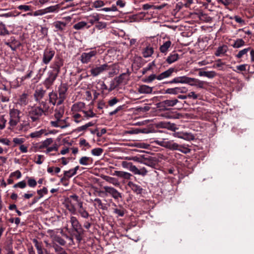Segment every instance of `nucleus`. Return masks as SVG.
<instances>
[{"mask_svg": "<svg viewBox=\"0 0 254 254\" xmlns=\"http://www.w3.org/2000/svg\"><path fill=\"white\" fill-rule=\"evenodd\" d=\"M154 142L164 147L168 148L169 144V140H167L166 138L157 139L154 140Z\"/></svg>", "mask_w": 254, "mask_h": 254, "instance_id": "obj_25", "label": "nucleus"}, {"mask_svg": "<svg viewBox=\"0 0 254 254\" xmlns=\"http://www.w3.org/2000/svg\"><path fill=\"white\" fill-rule=\"evenodd\" d=\"M64 111L63 109H60L59 110H56L55 117L56 119H61L64 114Z\"/></svg>", "mask_w": 254, "mask_h": 254, "instance_id": "obj_56", "label": "nucleus"}, {"mask_svg": "<svg viewBox=\"0 0 254 254\" xmlns=\"http://www.w3.org/2000/svg\"><path fill=\"white\" fill-rule=\"evenodd\" d=\"M175 70L174 68H170L168 70L162 72L161 74L158 75L157 77V79L158 80H161L163 79L168 78L171 76L172 73Z\"/></svg>", "mask_w": 254, "mask_h": 254, "instance_id": "obj_14", "label": "nucleus"}, {"mask_svg": "<svg viewBox=\"0 0 254 254\" xmlns=\"http://www.w3.org/2000/svg\"><path fill=\"white\" fill-rule=\"evenodd\" d=\"M127 185L136 194H140L142 192V189L141 187L133 183L132 182L129 181Z\"/></svg>", "mask_w": 254, "mask_h": 254, "instance_id": "obj_19", "label": "nucleus"}, {"mask_svg": "<svg viewBox=\"0 0 254 254\" xmlns=\"http://www.w3.org/2000/svg\"><path fill=\"white\" fill-rule=\"evenodd\" d=\"M152 87L146 85H141L137 89L138 92L140 94H150L152 93Z\"/></svg>", "mask_w": 254, "mask_h": 254, "instance_id": "obj_18", "label": "nucleus"}, {"mask_svg": "<svg viewBox=\"0 0 254 254\" xmlns=\"http://www.w3.org/2000/svg\"><path fill=\"white\" fill-rule=\"evenodd\" d=\"M53 25L57 31L62 32L65 29V27L66 26V23L61 21H57L53 23Z\"/></svg>", "mask_w": 254, "mask_h": 254, "instance_id": "obj_22", "label": "nucleus"}, {"mask_svg": "<svg viewBox=\"0 0 254 254\" xmlns=\"http://www.w3.org/2000/svg\"><path fill=\"white\" fill-rule=\"evenodd\" d=\"M180 145L177 143L174 142L173 140H169V144L168 148L172 150H178Z\"/></svg>", "mask_w": 254, "mask_h": 254, "instance_id": "obj_47", "label": "nucleus"}, {"mask_svg": "<svg viewBox=\"0 0 254 254\" xmlns=\"http://www.w3.org/2000/svg\"><path fill=\"white\" fill-rule=\"evenodd\" d=\"M251 48L250 47L244 49L238 52V53L236 55V57L238 59H240L244 56L247 55L249 52L251 53Z\"/></svg>", "mask_w": 254, "mask_h": 254, "instance_id": "obj_38", "label": "nucleus"}, {"mask_svg": "<svg viewBox=\"0 0 254 254\" xmlns=\"http://www.w3.org/2000/svg\"><path fill=\"white\" fill-rule=\"evenodd\" d=\"M55 51L49 49L44 50L42 61L45 64H48L55 55Z\"/></svg>", "mask_w": 254, "mask_h": 254, "instance_id": "obj_6", "label": "nucleus"}, {"mask_svg": "<svg viewBox=\"0 0 254 254\" xmlns=\"http://www.w3.org/2000/svg\"><path fill=\"white\" fill-rule=\"evenodd\" d=\"M182 139L184 140L190 141L194 139V135L191 133L182 132Z\"/></svg>", "mask_w": 254, "mask_h": 254, "instance_id": "obj_41", "label": "nucleus"}, {"mask_svg": "<svg viewBox=\"0 0 254 254\" xmlns=\"http://www.w3.org/2000/svg\"><path fill=\"white\" fill-rule=\"evenodd\" d=\"M155 64L154 62L150 63L146 67L143 69L142 73L145 74L147 71L152 69V66H154Z\"/></svg>", "mask_w": 254, "mask_h": 254, "instance_id": "obj_62", "label": "nucleus"}, {"mask_svg": "<svg viewBox=\"0 0 254 254\" xmlns=\"http://www.w3.org/2000/svg\"><path fill=\"white\" fill-rule=\"evenodd\" d=\"M50 123L52 127L61 128H64L70 126V124L66 122L65 120H61V119H57L55 121H51Z\"/></svg>", "mask_w": 254, "mask_h": 254, "instance_id": "obj_9", "label": "nucleus"}, {"mask_svg": "<svg viewBox=\"0 0 254 254\" xmlns=\"http://www.w3.org/2000/svg\"><path fill=\"white\" fill-rule=\"evenodd\" d=\"M20 111L16 109H11L9 111L10 120L9 125L10 129H13L20 122Z\"/></svg>", "mask_w": 254, "mask_h": 254, "instance_id": "obj_2", "label": "nucleus"}, {"mask_svg": "<svg viewBox=\"0 0 254 254\" xmlns=\"http://www.w3.org/2000/svg\"><path fill=\"white\" fill-rule=\"evenodd\" d=\"M75 175V174H73V170L72 169H70L68 171H65L64 172V176L63 179H69Z\"/></svg>", "mask_w": 254, "mask_h": 254, "instance_id": "obj_52", "label": "nucleus"}, {"mask_svg": "<svg viewBox=\"0 0 254 254\" xmlns=\"http://www.w3.org/2000/svg\"><path fill=\"white\" fill-rule=\"evenodd\" d=\"M49 133L45 129H41L39 130H36L30 134V136L32 138H38L42 136L43 135H47Z\"/></svg>", "mask_w": 254, "mask_h": 254, "instance_id": "obj_17", "label": "nucleus"}, {"mask_svg": "<svg viewBox=\"0 0 254 254\" xmlns=\"http://www.w3.org/2000/svg\"><path fill=\"white\" fill-rule=\"evenodd\" d=\"M86 25V22L84 21H80L73 25V28L76 30H80L85 27Z\"/></svg>", "mask_w": 254, "mask_h": 254, "instance_id": "obj_49", "label": "nucleus"}, {"mask_svg": "<svg viewBox=\"0 0 254 254\" xmlns=\"http://www.w3.org/2000/svg\"><path fill=\"white\" fill-rule=\"evenodd\" d=\"M97 54L95 50L90 51L89 52L83 53L81 55V61L83 64H87L91 59L95 57Z\"/></svg>", "mask_w": 254, "mask_h": 254, "instance_id": "obj_5", "label": "nucleus"}, {"mask_svg": "<svg viewBox=\"0 0 254 254\" xmlns=\"http://www.w3.org/2000/svg\"><path fill=\"white\" fill-rule=\"evenodd\" d=\"M79 162L82 165L87 166L92 164L93 159L89 157L83 156L79 159Z\"/></svg>", "mask_w": 254, "mask_h": 254, "instance_id": "obj_24", "label": "nucleus"}, {"mask_svg": "<svg viewBox=\"0 0 254 254\" xmlns=\"http://www.w3.org/2000/svg\"><path fill=\"white\" fill-rule=\"evenodd\" d=\"M248 65L246 64H243L236 66V69L234 70L235 71H245L247 70V67Z\"/></svg>", "mask_w": 254, "mask_h": 254, "instance_id": "obj_55", "label": "nucleus"}, {"mask_svg": "<svg viewBox=\"0 0 254 254\" xmlns=\"http://www.w3.org/2000/svg\"><path fill=\"white\" fill-rule=\"evenodd\" d=\"M99 20V17L98 14H94L90 15L88 17V20L89 23L91 24H93L95 22L98 21Z\"/></svg>", "mask_w": 254, "mask_h": 254, "instance_id": "obj_51", "label": "nucleus"}, {"mask_svg": "<svg viewBox=\"0 0 254 254\" xmlns=\"http://www.w3.org/2000/svg\"><path fill=\"white\" fill-rule=\"evenodd\" d=\"M165 93L169 94L177 95L178 94L177 87L168 88L165 90Z\"/></svg>", "mask_w": 254, "mask_h": 254, "instance_id": "obj_53", "label": "nucleus"}, {"mask_svg": "<svg viewBox=\"0 0 254 254\" xmlns=\"http://www.w3.org/2000/svg\"><path fill=\"white\" fill-rule=\"evenodd\" d=\"M103 188L107 193L110 194L115 199H118L122 197L121 193L114 188L104 186Z\"/></svg>", "mask_w": 254, "mask_h": 254, "instance_id": "obj_8", "label": "nucleus"}, {"mask_svg": "<svg viewBox=\"0 0 254 254\" xmlns=\"http://www.w3.org/2000/svg\"><path fill=\"white\" fill-rule=\"evenodd\" d=\"M171 45L172 42L170 40L165 42L160 47V51L161 53L166 55Z\"/></svg>", "mask_w": 254, "mask_h": 254, "instance_id": "obj_21", "label": "nucleus"}, {"mask_svg": "<svg viewBox=\"0 0 254 254\" xmlns=\"http://www.w3.org/2000/svg\"><path fill=\"white\" fill-rule=\"evenodd\" d=\"M39 103V105L37 106L38 107H41L42 110H43L44 113H45V115H47V113L49 110V106H48L47 103L46 101H40L38 102Z\"/></svg>", "mask_w": 254, "mask_h": 254, "instance_id": "obj_29", "label": "nucleus"}, {"mask_svg": "<svg viewBox=\"0 0 254 254\" xmlns=\"http://www.w3.org/2000/svg\"><path fill=\"white\" fill-rule=\"evenodd\" d=\"M49 102L55 106L57 101L58 102L59 100V97H58L57 93L53 91L49 93Z\"/></svg>", "mask_w": 254, "mask_h": 254, "instance_id": "obj_23", "label": "nucleus"}, {"mask_svg": "<svg viewBox=\"0 0 254 254\" xmlns=\"http://www.w3.org/2000/svg\"><path fill=\"white\" fill-rule=\"evenodd\" d=\"M28 114L33 122H38L43 115H45L41 107L37 106H29L27 108Z\"/></svg>", "mask_w": 254, "mask_h": 254, "instance_id": "obj_1", "label": "nucleus"}, {"mask_svg": "<svg viewBox=\"0 0 254 254\" xmlns=\"http://www.w3.org/2000/svg\"><path fill=\"white\" fill-rule=\"evenodd\" d=\"M110 69V66L107 64L100 66L93 67L90 70V73L93 76H97L105 71Z\"/></svg>", "mask_w": 254, "mask_h": 254, "instance_id": "obj_4", "label": "nucleus"}, {"mask_svg": "<svg viewBox=\"0 0 254 254\" xmlns=\"http://www.w3.org/2000/svg\"><path fill=\"white\" fill-rule=\"evenodd\" d=\"M153 53V48L151 47H146L142 52L143 56L144 58H148L150 57Z\"/></svg>", "mask_w": 254, "mask_h": 254, "instance_id": "obj_34", "label": "nucleus"}, {"mask_svg": "<svg viewBox=\"0 0 254 254\" xmlns=\"http://www.w3.org/2000/svg\"><path fill=\"white\" fill-rule=\"evenodd\" d=\"M6 123V120L4 117L3 116H0V129H2L5 127Z\"/></svg>", "mask_w": 254, "mask_h": 254, "instance_id": "obj_63", "label": "nucleus"}, {"mask_svg": "<svg viewBox=\"0 0 254 254\" xmlns=\"http://www.w3.org/2000/svg\"><path fill=\"white\" fill-rule=\"evenodd\" d=\"M70 198H72L73 200L76 202L78 209H81L84 208L83 206V202L81 201L77 195L74 194L70 196Z\"/></svg>", "mask_w": 254, "mask_h": 254, "instance_id": "obj_36", "label": "nucleus"}, {"mask_svg": "<svg viewBox=\"0 0 254 254\" xmlns=\"http://www.w3.org/2000/svg\"><path fill=\"white\" fill-rule=\"evenodd\" d=\"M179 58V55L177 53H173L170 54L167 58L166 62L171 64L178 60Z\"/></svg>", "mask_w": 254, "mask_h": 254, "instance_id": "obj_31", "label": "nucleus"}, {"mask_svg": "<svg viewBox=\"0 0 254 254\" xmlns=\"http://www.w3.org/2000/svg\"><path fill=\"white\" fill-rule=\"evenodd\" d=\"M190 77L186 76L176 77L173 78L172 80L169 81V83L171 84L190 83Z\"/></svg>", "mask_w": 254, "mask_h": 254, "instance_id": "obj_13", "label": "nucleus"}, {"mask_svg": "<svg viewBox=\"0 0 254 254\" xmlns=\"http://www.w3.org/2000/svg\"><path fill=\"white\" fill-rule=\"evenodd\" d=\"M104 5V2L101 0H96L93 3V6L95 8H99Z\"/></svg>", "mask_w": 254, "mask_h": 254, "instance_id": "obj_64", "label": "nucleus"}, {"mask_svg": "<svg viewBox=\"0 0 254 254\" xmlns=\"http://www.w3.org/2000/svg\"><path fill=\"white\" fill-rule=\"evenodd\" d=\"M53 142V139L52 138H47L41 143L39 146L40 149L46 148L51 145Z\"/></svg>", "mask_w": 254, "mask_h": 254, "instance_id": "obj_28", "label": "nucleus"}, {"mask_svg": "<svg viewBox=\"0 0 254 254\" xmlns=\"http://www.w3.org/2000/svg\"><path fill=\"white\" fill-rule=\"evenodd\" d=\"M84 114V117L85 120H89V119L96 117V114L94 113L92 110L88 111H81Z\"/></svg>", "mask_w": 254, "mask_h": 254, "instance_id": "obj_32", "label": "nucleus"}, {"mask_svg": "<svg viewBox=\"0 0 254 254\" xmlns=\"http://www.w3.org/2000/svg\"><path fill=\"white\" fill-rule=\"evenodd\" d=\"M134 146L140 148H144V149H148L149 147V145L144 143V142H136L134 143Z\"/></svg>", "mask_w": 254, "mask_h": 254, "instance_id": "obj_54", "label": "nucleus"}, {"mask_svg": "<svg viewBox=\"0 0 254 254\" xmlns=\"http://www.w3.org/2000/svg\"><path fill=\"white\" fill-rule=\"evenodd\" d=\"M179 102V101L177 99L173 98L172 99L164 100L160 103V104L161 105V107L167 108L169 107H174Z\"/></svg>", "mask_w": 254, "mask_h": 254, "instance_id": "obj_10", "label": "nucleus"}, {"mask_svg": "<svg viewBox=\"0 0 254 254\" xmlns=\"http://www.w3.org/2000/svg\"><path fill=\"white\" fill-rule=\"evenodd\" d=\"M158 127L161 128H167L172 131H175L178 129V128L175 124L171 123L170 122H160L158 124Z\"/></svg>", "mask_w": 254, "mask_h": 254, "instance_id": "obj_12", "label": "nucleus"}, {"mask_svg": "<svg viewBox=\"0 0 254 254\" xmlns=\"http://www.w3.org/2000/svg\"><path fill=\"white\" fill-rule=\"evenodd\" d=\"M9 34L8 31L6 29L5 25L0 22V35H5Z\"/></svg>", "mask_w": 254, "mask_h": 254, "instance_id": "obj_50", "label": "nucleus"}, {"mask_svg": "<svg viewBox=\"0 0 254 254\" xmlns=\"http://www.w3.org/2000/svg\"><path fill=\"white\" fill-rule=\"evenodd\" d=\"M69 222L71 225L72 229L76 233H78L82 230V226L77 218L73 216L70 217Z\"/></svg>", "mask_w": 254, "mask_h": 254, "instance_id": "obj_7", "label": "nucleus"}, {"mask_svg": "<svg viewBox=\"0 0 254 254\" xmlns=\"http://www.w3.org/2000/svg\"><path fill=\"white\" fill-rule=\"evenodd\" d=\"M59 72L54 69L50 70L48 72V77L44 81L45 87L49 89L56 80Z\"/></svg>", "mask_w": 254, "mask_h": 254, "instance_id": "obj_3", "label": "nucleus"}, {"mask_svg": "<svg viewBox=\"0 0 254 254\" xmlns=\"http://www.w3.org/2000/svg\"><path fill=\"white\" fill-rule=\"evenodd\" d=\"M95 124V122H90L84 125H83L82 126L78 127L76 130L78 132L82 131H85L86 130L88 127L93 126Z\"/></svg>", "mask_w": 254, "mask_h": 254, "instance_id": "obj_30", "label": "nucleus"}, {"mask_svg": "<svg viewBox=\"0 0 254 254\" xmlns=\"http://www.w3.org/2000/svg\"><path fill=\"white\" fill-rule=\"evenodd\" d=\"M62 64H63L62 61L61 60H58L55 62L54 64L52 65V68L55 71H57V72H60V68Z\"/></svg>", "mask_w": 254, "mask_h": 254, "instance_id": "obj_46", "label": "nucleus"}, {"mask_svg": "<svg viewBox=\"0 0 254 254\" xmlns=\"http://www.w3.org/2000/svg\"><path fill=\"white\" fill-rule=\"evenodd\" d=\"M26 187V183L24 181L19 182L17 183V184H15L13 186V188H19L20 189H24Z\"/></svg>", "mask_w": 254, "mask_h": 254, "instance_id": "obj_59", "label": "nucleus"}, {"mask_svg": "<svg viewBox=\"0 0 254 254\" xmlns=\"http://www.w3.org/2000/svg\"><path fill=\"white\" fill-rule=\"evenodd\" d=\"M60 6L58 4L49 6L45 8V13L49 12H58L59 10Z\"/></svg>", "mask_w": 254, "mask_h": 254, "instance_id": "obj_35", "label": "nucleus"}, {"mask_svg": "<svg viewBox=\"0 0 254 254\" xmlns=\"http://www.w3.org/2000/svg\"><path fill=\"white\" fill-rule=\"evenodd\" d=\"M227 50L228 48L226 45L220 46L217 48L215 55L217 57H219L221 55H224L227 51Z\"/></svg>", "mask_w": 254, "mask_h": 254, "instance_id": "obj_27", "label": "nucleus"}, {"mask_svg": "<svg viewBox=\"0 0 254 254\" xmlns=\"http://www.w3.org/2000/svg\"><path fill=\"white\" fill-rule=\"evenodd\" d=\"M245 42L242 39H238L235 41L232 46L234 48H240L245 45Z\"/></svg>", "mask_w": 254, "mask_h": 254, "instance_id": "obj_40", "label": "nucleus"}, {"mask_svg": "<svg viewBox=\"0 0 254 254\" xmlns=\"http://www.w3.org/2000/svg\"><path fill=\"white\" fill-rule=\"evenodd\" d=\"M77 211L80 216L82 218H88L89 216V213L84 207L81 209H78Z\"/></svg>", "mask_w": 254, "mask_h": 254, "instance_id": "obj_43", "label": "nucleus"}, {"mask_svg": "<svg viewBox=\"0 0 254 254\" xmlns=\"http://www.w3.org/2000/svg\"><path fill=\"white\" fill-rule=\"evenodd\" d=\"M28 185L30 187L34 188L37 185V182L34 179L28 178Z\"/></svg>", "mask_w": 254, "mask_h": 254, "instance_id": "obj_60", "label": "nucleus"}, {"mask_svg": "<svg viewBox=\"0 0 254 254\" xmlns=\"http://www.w3.org/2000/svg\"><path fill=\"white\" fill-rule=\"evenodd\" d=\"M113 175L117 176L119 177L125 179H130L132 176L129 173L121 171H115Z\"/></svg>", "mask_w": 254, "mask_h": 254, "instance_id": "obj_20", "label": "nucleus"}, {"mask_svg": "<svg viewBox=\"0 0 254 254\" xmlns=\"http://www.w3.org/2000/svg\"><path fill=\"white\" fill-rule=\"evenodd\" d=\"M33 243L37 249L38 254H44L43 250L42 245L36 239H33Z\"/></svg>", "mask_w": 254, "mask_h": 254, "instance_id": "obj_42", "label": "nucleus"}, {"mask_svg": "<svg viewBox=\"0 0 254 254\" xmlns=\"http://www.w3.org/2000/svg\"><path fill=\"white\" fill-rule=\"evenodd\" d=\"M48 193V190L46 188H43L42 189L37 190V193L39 195V197L42 198L44 194Z\"/></svg>", "mask_w": 254, "mask_h": 254, "instance_id": "obj_61", "label": "nucleus"}, {"mask_svg": "<svg viewBox=\"0 0 254 254\" xmlns=\"http://www.w3.org/2000/svg\"><path fill=\"white\" fill-rule=\"evenodd\" d=\"M46 91L42 88L37 89L34 93V97L36 102H40V101L43 98Z\"/></svg>", "mask_w": 254, "mask_h": 254, "instance_id": "obj_15", "label": "nucleus"}, {"mask_svg": "<svg viewBox=\"0 0 254 254\" xmlns=\"http://www.w3.org/2000/svg\"><path fill=\"white\" fill-rule=\"evenodd\" d=\"M128 166H123V168L128 169L135 175H138L139 169L132 163L128 164Z\"/></svg>", "mask_w": 254, "mask_h": 254, "instance_id": "obj_39", "label": "nucleus"}, {"mask_svg": "<svg viewBox=\"0 0 254 254\" xmlns=\"http://www.w3.org/2000/svg\"><path fill=\"white\" fill-rule=\"evenodd\" d=\"M84 105V104L82 102H79L76 104H74L72 106L71 110L74 112L79 111L83 107Z\"/></svg>", "mask_w": 254, "mask_h": 254, "instance_id": "obj_45", "label": "nucleus"}, {"mask_svg": "<svg viewBox=\"0 0 254 254\" xmlns=\"http://www.w3.org/2000/svg\"><path fill=\"white\" fill-rule=\"evenodd\" d=\"M104 180L109 183L113 184L115 186H118L120 185V183L118 180L115 178L111 177L109 176H105Z\"/></svg>", "mask_w": 254, "mask_h": 254, "instance_id": "obj_37", "label": "nucleus"}, {"mask_svg": "<svg viewBox=\"0 0 254 254\" xmlns=\"http://www.w3.org/2000/svg\"><path fill=\"white\" fill-rule=\"evenodd\" d=\"M198 74L200 76L212 78L216 75V73L214 71H201L199 72Z\"/></svg>", "mask_w": 254, "mask_h": 254, "instance_id": "obj_26", "label": "nucleus"}, {"mask_svg": "<svg viewBox=\"0 0 254 254\" xmlns=\"http://www.w3.org/2000/svg\"><path fill=\"white\" fill-rule=\"evenodd\" d=\"M113 211H114V213L118 214V216H121V217L123 216L125 214L124 209L123 208H122L121 209H118L117 208H114Z\"/></svg>", "mask_w": 254, "mask_h": 254, "instance_id": "obj_58", "label": "nucleus"}, {"mask_svg": "<svg viewBox=\"0 0 254 254\" xmlns=\"http://www.w3.org/2000/svg\"><path fill=\"white\" fill-rule=\"evenodd\" d=\"M157 76L154 74H152L144 79V82L146 83H150L154 79H157Z\"/></svg>", "mask_w": 254, "mask_h": 254, "instance_id": "obj_57", "label": "nucleus"}, {"mask_svg": "<svg viewBox=\"0 0 254 254\" xmlns=\"http://www.w3.org/2000/svg\"><path fill=\"white\" fill-rule=\"evenodd\" d=\"M191 81H195V83H192L191 84V86H196L200 88H203L204 87V82L203 81H201L198 79L194 78H190V82Z\"/></svg>", "mask_w": 254, "mask_h": 254, "instance_id": "obj_33", "label": "nucleus"}, {"mask_svg": "<svg viewBox=\"0 0 254 254\" xmlns=\"http://www.w3.org/2000/svg\"><path fill=\"white\" fill-rule=\"evenodd\" d=\"M29 103L28 95L24 93L22 94L18 99V104L21 106H25Z\"/></svg>", "mask_w": 254, "mask_h": 254, "instance_id": "obj_16", "label": "nucleus"}, {"mask_svg": "<svg viewBox=\"0 0 254 254\" xmlns=\"http://www.w3.org/2000/svg\"><path fill=\"white\" fill-rule=\"evenodd\" d=\"M103 152V149L101 148H95L91 150V153L93 156H99Z\"/></svg>", "mask_w": 254, "mask_h": 254, "instance_id": "obj_48", "label": "nucleus"}, {"mask_svg": "<svg viewBox=\"0 0 254 254\" xmlns=\"http://www.w3.org/2000/svg\"><path fill=\"white\" fill-rule=\"evenodd\" d=\"M67 91V88L65 86H61L59 88V100L58 102V105L62 104L66 97V92Z\"/></svg>", "mask_w": 254, "mask_h": 254, "instance_id": "obj_11", "label": "nucleus"}, {"mask_svg": "<svg viewBox=\"0 0 254 254\" xmlns=\"http://www.w3.org/2000/svg\"><path fill=\"white\" fill-rule=\"evenodd\" d=\"M58 148L59 147H58V145H57V144L55 143L52 146H49V147H47L46 148V150L44 151L43 152L44 153H45L46 154H48L50 152L53 151H57L58 150Z\"/></svg>", "mask_w": 254, "mask_h": 254, "instance_id": "obj_44", "label": "nucleus"}]
</instances>
